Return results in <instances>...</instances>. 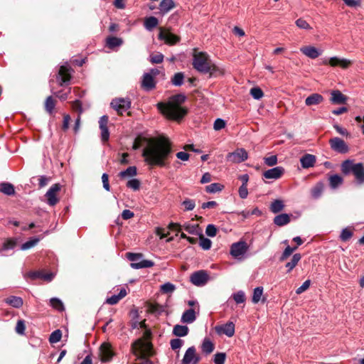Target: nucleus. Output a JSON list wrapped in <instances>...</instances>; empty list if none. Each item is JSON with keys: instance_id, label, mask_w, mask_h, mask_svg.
I'll return each instance as SVG.
<instances>
[{"instance_id": "obj_1", "label": "nucleus", "mask_w": 364, "mask_h": 364, "mask_svg": "<svg viewBox=\"0 0 364 364\" xmlns=\"http://www.w3.org/2000/svg\"><path fill=\"white\" fill-rule=\"evenodd\" d=\"M171 154V142L164 136L152 139L142 151V156L147 164L159 167L168 165Z\"/></svg>"}, {"instance_id": "obj_2", "label": "nucleus", "mask_w": 364, "mask_h": 364, "mask_svg": "<svg viewBox=\"0 0 364 364\" xmlns=\"http://www.w3.org/2000/svg\"><path fill=\"white\" fill-rule=\"evenodd\" d=\"M186 100V97L183 94L175 95L167 102H159L157 108L168 119L178 121L187 113V109L181 107Z\"/></svg>"}, {"instance_id": "obj_3", "label": "nucleus", "mask_w": 364, "mask_h": 364, "mask_svg": "<svg viewBox=\"0 0 364 364\" xmlns=\"http://www.w3.org/2000/svg\"><path fill=\"white\" fill-rule=\"evenodd\" d=\"M192 65L194 69L203 74L210 73L212 75L215 71V66L205 52L194 53Z\"/></svg>"}, {"instance_id": "obj_4", "label": "nucleus", "mask_w": 364, "mask_h": 364, "mask_svg": "<svg viewBox=\"0 0 364 364\" xmlns=\"http://www.w3.org/2000/svg\"><path fill=\"white\" fill-rule=\"evenodd\" d=\"M151 344L142 338L136 339L131 346L132 353L139 358L149 355L151 353Z\"/></svg>"}, {"instance_id": "obj_5", "label": "nucleus", "mask_w": 364, "mask_h": 364, "mask_svg": "<svg viewBox=\"0 0 364 364\" xmlns=\"http://www.w3.org/2000/svg\"><path fill=\"white\" fill-rule=\"evenodd\" d=\"M142 254L127 252V258L132 262L130 266L134 269L149 268L154 265V262L151 260L143 259Z\"/></svg>"}, {"instance_id": "obj_6", "label": "nucleus", "mask_w": 364, "mask_h": 364, "mask_svg": "<svg viewBox=\"0 0 364 364\" xmlns=\"http://www.w3.org/2000/svg\"><path fill=\"white\" fill-rule=\"evenodd\" d=\"M248 159V154L243 148L237 149L235 151L228 153L226 159L234 164H240Z\"/></svg>"}, {"instance_id": "obj_7", "label": "nucleus", "mask_w": 364, "mask_h": 364, "mask_svg": "<svg viewBox=\"0 0 364 364\" xmlns=\"http://www.w3.org/2000/svg\"><path fill=\"white\" fill-rule=\"evenodd\" d=\"M209 279V275L205 270L194 272L190 277V282L197 287L204 286Z\"/></svg>"}, {"instance_id": "obj_8", "label": "nucleus", "mask_w": 364, "mask_h": 364, "mask_svg": "<svg viewBox=\"0 0 364 364\" xmlns=\"http://www.w3.org/2000/svg\"><path fill=\"white\" fill-rule=\"evenodd\" d=\"M112 107L115 109L118 114H122L131 107V100L129 98H115L111 102Z\"/></svg>"}, {"instance_id": "obj_9", "label": "nucleus", "mask_w": 364, "mask_h": 364, "mask_svg": "<svg viewBox=\"0 0 364 364\" xmlns=\"http://www.w3.org/2000/svg\"><path fill=\"white\" fill-rule=\"evenodd\" d=\"M200 360V356L197 354L194 346L189 347L181 360V364H198Z\"/></svg>"}, {"instance_id": "obj_10", "label": "nucleus", "mask_w": 364, "mask_h": 364, "mask_svg": "<svg viewBox=\"0 0 364 364\" xmlns=\"http://www.w3.org/2000/svg\"><path fill=\"white\" fill-rule=\"evenodd\" d=\"M71 79L70 67L68 63L60 67L57 80L60 86L69 84Z\"/></svg>"}, {"instance_id": "obj_11", "label": "nucleus", "mask_w": 364, "mask_h": 364, "mask_svg": "<svg viewBox=\"0 0 364 364\" xmlns=\"http://www.w3.org/2000/svg\"><path fill=\"white\" fill-rule=\"evenodd\" d=\"M323 64L330 65L332 67L339 66L341 68L345 69L348 68L352 64V61L349 59L334 56L330 58L323 59Z\"/></svg>"}, {"instance_id": "obj_12", "label": "nucleus", "mask_w": 364, "mask_h": 364, "mask_svg": "<svg viewBox=\"0 0 364 364\" xmlns=\"http://www.w3.org/2000/svg\"><path fill=\"white\" fill-rule=\"evenodd\" d=\"M62 186L60 183H55L52 185L46 192L45 196L47 198V203L53 206L58 202L57 193L61 190Z\"/></svg>"}, {"instance_id": "obj_13", "label": "nucleus", "mask_w": 364, "mask_h": 364, "mask_svg": "<svg viewBox=\"0 0 364 364\" xmlns=\"http://www.w3.org/2000/svg\"><path fill=\"white\" fill-rule=\"evenodd\" d=\"M329 144L332 150L340 154H346L349 151L347 144L339 137L331 139Z\"/></svg>"}, {"instance_id": "obj_14", "label": "nucleus", "mask_w": 364, "mask_h": 364, "mask_svg": "<svg viewBox=\"0 0 364 364\" xmlns=\"http://www.w3.org/2000/svg\"><path fill=\"white\" fill-rule=\"evenodd\" d=\"M109 117L107 115H103L100 118L99 127L100 129V137L102 142H106L109 138V132L108 129L107 124Z\"/></svg>"}, {"instance_id": "obj_15", "label": "nucleus", "mask_w": 364, "mask_h": 364, "mask_svg": "<svg viewBox=\"0 0 364 364\" xmlns=\"http://www.w3.org/2000/svg\"><path fill=\"white\" fill-rule=\"evenodd\" d=\"M216 333L219 335L224 334L228 337H232L235 334V324L232 321L215 327Z\"/></svg>"}, {"instance_id": "obj_16", "label": "nucleus", "mask_w": 364, "mask_h": 364, "mask_svg": "<svg viewBox=\"0 0 364 364\" xmlns=\"http://www.w3.org/2000/svg\"><path fill=\"white\" fill-rule=\"evenodd\" d=\"M247 248L245 242L240 241L233 243L230 247V254L233 257L238 258L245 253Z\"/></svg>"}, {"instance_id": "obj_17", "label": "nucleus", "mask_w": 364, "mask_h": 364, "mask_svg": "<svg viewBox=\"0 0 364 364\" xmlns=\"http://www.w3.org/2000/svg\"><path fill=\"white\" fill-rule=\"evenodd\" d=\"M284 173V168L282 166H276L265 171L262 176L267 179L277 180L282 177Z\"/></svg>"}, {"instance_id": "obj_18", "label": "nucleus", "mask_w": 364, "mask_h": 364, "mask_svg": "<svg viewBox=\"0 0 364 364\" xmlns=\"http://www.w3.org/2000/svg\"><path fill=\"white\" fill-rule=\"evenodd\" d=\"M141 87L145 91H151L156 87V82L153 76L149 73H144L141 82Z\"/></svg>"}, {"instance_id": "obj_19", "label": "nucleus", "mask_w": 364, "mask_h": 364, "mask_svg": "<svg viewBox=\"0 0 364 364\" xmlns=\"http://www.w3.org/2000/svg\"><path fill=\"white\" fill-rule=\"evenodd\" d=\"M100 352L103 362L110 360L114 355L112 346L109 343H103L100 346Z\"/></svg>"}, {"instance_id": "obj_20", "label": "nucleus", "mask_w": 364, "mask_h": 364, "mask_svg": "<svg viewBox=\"0 0 364 364\" xmlns=\"http://www.w3.org/2000/svg\"><path fill=\"white\" fill-rule=\"evenodd\" d=\"M300 51L311 59H315L322 53L321 50L312 46H303L300 48Z\"/></svg>"}, {"instance_id": "obj_21", "label": "nucleus", "mask_w": 364, "mask_h": 364, "mask_svg": "<svg viewBox=\"0 0 364 364\" xmlns=\"http://www.w3.org/2000/svg\"><path fill=\"white\" fill-rule=\"evenodd\" d=\"M299 161L301 167L306 169L315 166L316 157L313 154H305L300 158Z\"/></svg>"}, {"instance_id": "obj_22", "label": "nucleus", "mask_w": 364, "mask_h": 364, "mask_svg": "<svg viewBox=\"0 0 364 364\" xmlns=\"http://www.w3.org/2000/svg\"><path fill=\"white\" fill-rule=\"evenodd\" d=\"M159 38L163 40L166 43L173 45L179 41V38L176 35L161 29L159 33Z\"/></svg>"}, {"instance_id": "obj_23", "label": "nucleus", "mask_w": 364, "mask_h": 364, "mask_svg": "<svg viewBox=\"0 0 364 364\" xmlns=\"http://www.w3.org/2000/svg\"><path fill=\"white\" fill-rule=\"evenodd\" d=\"M331 97L330 100L333 104H345L347 101V97L338 90H333L331 93Z\"/></svg>"}, {"instance_id": "obj_24", "label": "nucleus", "mask_w": 364, "mask_h": 364, "mask_svg": "<svg viewBox=\"0 0 364 364\" xmlns=\"http://www.w3.org/2000/svg\"><path fill=\"white\" fill-rule=\"evenodd\" d=\"M353 173L359 183L364 182V166L362 163L355 164Z\"/></svg>"}, {"instance_id": "obj_25", "label": "nucleus", "mask_w": 364, "mask_h": 364, "mask_svg": "<svg viewBox=\"0 0 364 364\" xmlns=\"http://www.w3.org/2000/svg\"><path fill=\"white\" fill-rule=\"evenodd\" d=\"M323 101V97L318 93H314L305 100V104L306 106L316 105L321 103Z\"/></svg>"}, {"instance_id": "obj_26", "label": "nucleus", "mask_w": 364, "mask_h": 364, "mask_svg": "<svg viewBox=\"0 0 364 364\" xmlns=\"http://www.w3.org/2000/svg\"><path fill=\"white\" fill-rule=\"evenodd\" d=\"M196 319L194 309H189L183 312L181 316V321L183 323H191Z\"/></svg>"}, {"instance_id": "obj_27", "label": "nucleus", "mask_w": 364, "mask_h": 364, "mask_svg": "<svg viewBox=\"0 0 364 364\" xmlns=\"http://www.w3.org/2000/svg\"><path fill=\"white\" fill-rule=\"evenodd\" d=\"M290 222V215L287 213L277 215L274 218V223L277 226H284Z\"/></svg>"}, {"instance_id": "obj_28", "label": "nucleus", "mask_w": 364, "mask_h": 364, "mask_svg": "<svg viewBox=\"0 0 364 364\" xmlns=\"http://www.w3.org/2000/svg\"><path fill=\"white\" fill-rule=\"evenodd\" d=\"M5 302L14 308L19 309L23 306V299L19 296H11L6 299Z\"/></svg>"}, {"instance_id": "obj_29", "label": "nucleus", "mask_w": 364, "mask_h": 364, "mask_svg": "<svg viewBox=\"0 0 364 364\" xmlns=\"http://www.w3.org/2000/svg\"><path fill=\"white\" fill-rule=\"evenodd\" d=\"M0 192L6 196H13L15 193V188L11 183L3 182L0 183Z\"/></svg>"}, {"instance_id": "obj_30", "label": "nucleus", "mask_w": 364, "mask_h": 364, "mask_svg": "<svg viewBox=\"0 0 364 364\" xmlns=\"http://www.w3.org/2000/svg\"><path fill=\"white\" fill-rule=\"evenodd\" d=\"M137 174V168L136 166H129L127 169L122 171L119 173L120 178H125L128 177H134Z\"/></svg>"}, {"instance_id": "obj_31", "label": "nucleus", "mask_w": 364, "mask_h": 364, "mask_svg": "<svg viewBox=\"0 0 364 364\" xmlns=\"http://www.w3.org/2000/svg\"><path fill=\"white\" fill-rule=\"evenodd\" d=\"M175 4L173 0H162L159 4V9L162 14H166L173 8Z\"/></svg>"}, {"instance_id": "obj_32", "label": "nucleus", "mask_w": 364, "mask_h": 364, "mask_svg": "<svg viewBox=\"0 0 364 364\" xmlns=\"http://www.w3.org/2000/svg\"><path fill=\"white\" fill-rule=\"evenodd\" d=\"M188 328L186 326L176 325L173 329V334L178 337H183L188 335Z\"/></svg>"}, {"instance_id": "obj_33", "label": "nucleus", "mask_w": 364, "mask_h": 364, "mask_svg": "<svg viewBox=\"0 0 364 364\" xmlns=\"http://www.w3.org/2000/svg\"><path fill=\"white\" fill-rule=\"evenodd\" d=\"M106 43L109 48L112 49L115 47H119L122 46L123 43V41L120 38L109 36L106 39Z\"/></svg>"}, {"instance_id": "obj_34", "label": "nucleus", "mask_w": 364, "mask_h": 364, "mask_svg": "<svg viewBox=\"0 0 364 364\" xmlns=\"http://www.w3.org/2000/svg\"><path fill=\"white\" fill-rule=\"evenodd\" d=\"M284 208L283 200L276 199L273 200L270 205L269 209L273 213H277L282 211Z\"/></svg>"}, {"instance_id": "obj_35", "label": "nucleus", "mask_w": 364, "mask_h": 364, "mask_svg": "<svg viewBox=\"0 0 364 364\" xmlns=\"http://www.w3.org/2000/svg\"><path fill=\"white\" fill-rule=\"evenodd\" d=\"M323 191V184L321 182L317 183L311 190V194L313 198L318 199L322 195Z\"/></svg>"}, {"instance_id": "obj_36", "label": "nucleus", "mask_w": 364, "mask_h": 364, "mask_svg": "<svg viewBox=\"0 0 364 364\" xmlns=\"http://www.w3.org/2000/svg\"><path fill=\"white\" fill-rule=\"evenodd\" d=\"M301 256L299 253H296L293 255L290 262L286 264L287 272H290L297 265L298 262L301 260Z\"/></svg>"}, {"instance_id": "obj_37", "label": "nucleus", "mask_w": 364, "mask_h": 364, "mask_svg": "<svg viewBox=\"0 0 364 364\" xmlns=\"http://www.w3.org/2000/svg\"><path fill=\"white\" fill-rule=\"evenodd\" d=\"M17 244V239L11 237L5 240L2 245L1 250L7 251L15 248Z\"/></svg>"}, {"instance_id": "obj_38", "label": "nucleus", "mask_w": 364, "mask_h": 364, "mask_svg": "<svg viewBox=\"0 0 364 364\" xmlns=\"http://www.w3.org/2000/svg\"><path fill=\"white\" fill-rule=\"evenodd\" d=\"M39 241H40V238L38 237H31L28 241H26V242H24L21 245V250H29V249L33 247L34 246H36L38 243Z\"/></svg>"}, {"instance_id": "obj_39", "label": "nucleus", "mask_w": 364, "mask_h": 364, "mask_svg": "<svg viewBox=\"0 0 364 364\" xmlns=\"http://www.w3.org/2000/svg\"><path fill=\"white\" fill-rule=\"evenodd\" d=\"M159 21L154 16H150L145 19L144 21V27L148 31H151L153 28H156L158 26Z\"/></svg>"}, {"instance_id": "obj_40", "label": "nucleus", "mask_w": 364, "mask_h": 364, "mask_svg": "<svg viewBox=\"0 0 364 364\" xmlns=\"http://www.w3.org/2000/svg\"><path fill=\"white\" fill-rule=\"evenodd\" d=\"M201 349L203 353L208 355L213 351L214 345L210 340L205 338L203 341Z\"/></svg>"}, {"instance_id": "obj_41", "label": "nucleus", "mask_w": 364, "mask_h": 364, "mask_svg": "<svg viewBox=\"0 0 364 364\" xmlns=\"http://www.w3.org/2000/svg\"><path fill=\"white\" fill-rule=\"evenodd\" d=\"M355 167V164H353V161L350 160H346L341 164V171L342 172L347 175L350 172L353 173V168Z\"/></svg>"}, {"instance_id": "obj_42", "label": "nucleus", "mask_w": 364, "mask_h": 364, "mask_svg": "<svg viewBox=\"0 0 364 364\" xmlns=\"http://www.w3.org/2000/svg\"><path fill=\"white\" fill-rule=\"evenodd\" d=\"M329 183L332 188H336L342 184L343 178L338 174H334L330 177Z\"/></svg>"}, {"instance_id": "obj_43", "label": "nucleus", "mask_w": 364, "mask_h": 364, "mask_svg": "<svg viewBox=\"0 0 364 364\" xmlns=\"http://www.w3.org/2000/svg\"><path fill=\"white\" fill-rule=\"evenodd\" d=\"M184 74L183 73L179 72L174 74L171 78V83L175 86H181L183 83Z\"/></svg>"}, {"instance_id": "obj_44", "label": "nucleus", "mask_w": 364, "mask_h": 364, "mask_svg": "<svg viewBox=\"0 0 364 364\" xmlns=\"http://www.w3.org/2000/svg\"><path fill=\"white\" fill-rule=\"evenodd\" d=\"M50 304L53 309H55L59 311H63L65 309V307H64V305H63L62 301L60 299H59L58 298H56V297L51 298L50 299Z\"/></svg>"}, {"instance_id": "obj_45", "label": "nucleus", "mask_w": 364, "mask_h": 364, "mask_svg": "<svg viewBox=\"0 0 364 364\" xmlns=\"http://www.w3.org/2000/svg\"><path fill=\"white\" fill-rule=\"evenodd\" d=\"M223 186L218 183H213L205 186V191L209 193H215L222 191Z\"/></svg>"}, {"instance_id": "obj_46", "label": "nucleus", "mask_w": 364, "mask_h": 364, "mask_svg": "<svg viewBox=\"0 0 364 364\" xmlns=\"http://www.w3.org/2000/svg\"><path fill=\"white\" fill-rule=\"evenodd\" d=\"M263 294V287H257L254 289L252 301L254 304H257Z\"/></svg>"}, {"instance_id": "obj_47", "label": "nucleus", "mask_w": 364, "mask_h": 364, "mask_svg": "<svg viewBox=\"0 0 364 364\" xmlns=\"http://www.w3.org/2000/svg\"><path fill=\"white\" fill-rule=\"evenodd\" d=\"M161 291L164 294H171L176 289V286L171 282H166L160 287Z\"/></svg>"}, {"instance_id": "obj_48", "label": "nucleus", "mask_w": 364, "mask_h": 364, "mask_svg": "<svg viewBox=\"0 0 364 364\" xmlns=\"http://www.w3.org/2000/svg\"><path fill=\"white\" fill-rule=\"evenodd\" d=\"M297 249V247H291L289 245H287L286 248L284 249V252H282L279 260L281 262L284 261L287 259Z\"/></svg>"}, {"instance_id": "obj_49", "label": "nucleus", "mask_w": 364, "mask_h": 364, "mask_svg": "<svg viewBox=\"0 0 364 364\" xmlns=\"http://www.w3.org/2000/svg\"><path fill=\"white\" fill-rule=\"evenodd\" d=\"M62 338V332L60 330L57 329L51 333L49 337V342L50 343H55L60 341Z\"/></svg>"}, {"instance_id": "obj_50", "label": "nucleus", "mask_w": 364, "mask_h": 364, "mask_svg": "<svg viewBox=\"0 0 364 364\" xmlns=\"http://www.w3.org/2000/svg\"><path fill=\"white\" fill-rule=\"evenodd\" d=\"M55 108V102L51 96L46 98L45 102V109L47 112L51 114Z\"/></svg>"}, {"instance_id": "obj_51", "label": "nucleus", "mask_w": 364, "mask_h": 364, "mask_svg": "<svg viewBox=\"0 0 364 364\" xmlns=\"http://www.w3.org/2000/svg\"><path fill=\"white\" fill-rule=\"evenodd\" d=\"M182 205L184 207V210L190 211L195 208L196 203L194 200L186 198L182 202Z\"/></svg>"}, {"instance_id": "obj_52", "label": "nucleus", "mask_w": 364, "mask_h": 364, "mask_svg": "<svg viewBox=\"0 0 364 364\" xmlns=\"http://www.w3.org/2000/svg\"><path fill=\"white\" fill-rule=\"evenodd\" d=\"M184 341L180 338H173L170 341V346L172 350H179V349L183 346Z\"/></svg>"}, {"instance_id": "obj_53", "label": "nucleus", "mask_w": 364, "mask_h": 364, "mask_svg": "<svg viewBox=\"0 0 364 364\" xmlns=\"http://www.w3.org/2000/svg\"><path fill=\"white\" fill-rule=\"evenodd\" d=\"M250 95L254 99L259 100L263 97L264 93L261 88L255 87L250 90Z\"/></svg>"}, {"instance_id": "obj_54", "label": "nucleus", "mask_w": 364, "mask_h": 364, "mask_svg": "<svg viewBox=\"0 0 364 364\" xmlns=\"http://www.w3.org/2000/svg\"><path fill=\"white\" fill-rule=\"evenodd\" d=\"M352 236H353L352 231L349 228H346L342 230L341 235H340V238L342 241L346 242V241L349 240Z\"/></svg>"}, {"instance_id": "obj_55", "label": "nucleus", "mask_w": 364, "mask_h": 364, "mask_svg": "<svg viewBox=\"0 0 364 364\" xmlns=\"http://www.w3.org/2000/svg\"><path fill=\"white\" fill-rule=\"evenodd\" d=\"M183 228L190 234L197 235L198 233V225L187 223L183 225Z\"/></svg>"}, {"instance_id": "obj_56", "label": "nucleus", "mask_w": 364, "mask_h": 364, "mask_svg": "<svg viewBox=\"0 0 364 364\" xmlns=\"http://www.w3.org/2000/svg\"><path fill=\"white\" fill-rule=\"evenodd\" d=\"M232 297L237 304H242L245 301V294L242 291H238L233 294Z\"/></svg>"}, {"instance_id": "obj_57", "label": "nucleus", "mask_w": 364, "mask_h": 364, "mask_svg": "<svg viewBox=\"0 0 364 364\" xmlns=\"http://www.w3.org/2000/svg\"><path fill=\"white\" fill-rule=\"evenodd\" d=\"M140 184L141 183H140L139 180H138L136 178H132V179H130L129 181H128V182L127 183V186L129 188H131L134 191H137L140 188Z\"/></svg>"}, {"instance_id": "obj_58", "label": "nucleus", "mask_w": 364, "mask_h": 364, "mask_svg": "<svg viewBox=\"0 0 364 364\" xmlns=\"http://www.w3.org/2000/svg\"><path fill=\"white\" fill-rule=\"evenodd\" d=\"M164 55L161 53H158L155 55H150L149 60L152 64L161 63L164 60Z\"/></svg>"}, {"instance_id": "obj_59", "label": "nucleus", "mask_w": 364, "mask_h": 364, "mask_svg": "<svg viewBox=\"0 0 364 364\" xmlns=\"http://www.w3.org/2000/svg\"><path fill=\"white\" fill-rule=\"evenodd\" d=\"M212 242L210 239L201 237L200 238V246L204 250H208L211 247Z\"/></svg>"}, {"instance_id": "obj_60", "label": "nucleus", "mask_w": 364, "mask_h": 364, "mask_svg": "<svg viewBox=\"0 0 364 364\" xmlns=\"http://www.w3.org/2000/svg\"><path fill=\"white\" fill-rule=\"evenodd\" d=\"M264 162L268 166H274L278 162L277 156L276 155H273L271 156L264 157Z\"/></svg>"}, {"instance_id": "obj_61", "label": "nucleus", "mask_w": 364, "mask_h": 364, "mask_svg": "<svg viewBox=\"0 0 364 364\" xmlns=\"http://www.w3.org/2000/svg\"><path fill=\"white\" fill-rule=\"evenodd\" d=\"M226 355L224 353H217L214 355L213 361L215 364H224Z\"/></svg>"}, {"instance_id": "obj_62", "label": "nucleus", "mask_w": 364, "mask_h": 364, "mask_svg": "<svg viewBox=\"0 0 364 364\" xmlns=\"http://www.w3.org/2000/svg\"><path fill=\"white\" fill-rule=\"evenodd\" d=\"M205 233L209 237H215L217 233L216 227L213 224L208 225L205 229Z\"/></svg>"}, {"instance_id": "obj_63", "label": "nucleus", "mask_w": 364, "mask_h": 364, "mask_svg": "<svg viewBox=\"0 0 364 364\" xmlns=\"http://www.w3.org/2000/svg\"><path fill=\"white\" fill-rule=\"evenodd\" d=\"M225 121L223 119L218 118L215 120L213 124V128L215 130H220L225 127Z\"/></svg>"}, {"instance_id": "obj_64", "label": "nucleus", "mask_w": 364, "mask_h": 364, "mask_svg": "<svg viewBox=\"0 0 364 364\" xmlns=\"http://www.w3.org/2000/svg\"><path fill=\"white\" fill-rule=\"evenodd\" d=\"M296 25L301 29L309 30L311 29L310 25L303 18H299L296 21Z\"/></svg>"}]
</instances>
